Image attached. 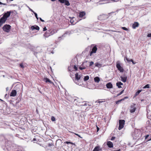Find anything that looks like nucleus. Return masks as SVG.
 Returning a JSON list of instances; mask_svg holds the SVG:
<instances>
[{
    "label": "nucleus",
    "instance_id": "1",
    "mask_svg": "<svg viewBox=\"0 0 151 151\" xmlns=\"http://www.w3.org/2000/svg\"><path fill=\"white\" fill-rule=\"evenodd\" d=\"M133 135L134 139L139 140L141 137L142 133L140 131L136 130L134 131Z\"/></svg>",
    "mask_w": 151,
    "mask_h": 151
},
{
    "label": "nucleus",
    "instance_id": "2",
    "mask_svg": "<svg viewBox=\"0 0 151 151\" xmlns=\"http://www.w3.org/2000/svg\"><path fill=\"white\" fill-rule=\"evenodd\" d=\"M91 47H93L92 48L91 51L90 52L89 54V55L90 56H91L93 54L95 53L96 52L97 48V46L94 44L91 45Z\"/></svg>",
    "mask_w": 151,
    "mask_h": 151
},
{
    "label": "nucleus",
    "instance_id": "3",
    "mask_svg": "<svg viewBox=\"0 0 151 151\" xmlns=\"http://www.w3.org/2000/svg\"><path fill=\"white\" fill-rule=\"evenodd\" d=\"M125 120H119V126L118 127V129L120 130L124 127L125 124Z\"/></svg>",
    "mask_w": 151,
    "mask_h": 151
},
{
    "label": "nucleus",
    "instance_id": "4",
    "mask_svg": "<svg viewBox=\"0 0 151 151\" xmlns=\"http://www.w3.org/2000/svg\"><path fill=\"white\" fill-rule=\"evenodd\" d=\"M11 26L9 24H5L3 27V30L5 32H9L10 31Z\"/></svg>",
    "mask_w": 151,
    "mask_h": 151
},
{
    "label": "nucleus",
    "instance_id": "5",
    "mask_svg": "<svg viewBox=\"0 0 151 151\" xmlns=\"http://www.w3.org/2000/svg\"><path fill=\"white\" fill-rule=\"evenodd\" d=\"M116 67L118 70H119L121 72H123L124 71V70L123 67L121 66L120 64V61H118L116 63Z\"/></svg>",
    "mask_w": 151,
    "mask_h": 151
},
{
    "label": "nucleus",
    "instance_id": "6",
    "mask_svg": "<svg viewBox=\"0 0 151 151\" xmlns=\"http://www.w3.org/2000/svg\"><path fill=\"white\" fill-rule=\"evenodd\" d=\"M58 1L61 3H64L65 5L67 6H69L70 4L69 1L67 0H58Z\"/></svg>",
    "mask_w": 151,
    "mask_h": 151
},
{
    "label": "nucleus",
    "instance_id": "7",
    "mask_svg": "<svg viewBox=\"0 0 151 151\" xmlns=\"http://www.w3.org/2000/svg\"><path fill=\"white\" fill-rule=\"evenodd\" d=\"M135 105V104H133L131 105L130 109V112L131 113H133L136 110Z\"/></svg>",
    "mask_w": 151,
    "mask_h": 151
},
{
    "label": "nucleus",
    "instance_id": "8",
    "mask_svg": "<svg viewBox=\"0 0 151 151\" xmlns=\"http://www.w3.org/2000/svg\"><path fill=\"white\" fill-rule=\"evenodd\" d=\"M17 91L15 90H13L10 93L9 95L10 96L14 97L16 96L17 94Z\"/></svg>",
    "mask_w": 151,
    "mask_h": 151
},
{
    "label": "nucleus",
    "instance_id": "9",
    "mask_svg": "<svg viewBox=\"0 0 151 151\" xmlns=\"http://www.w3.org/2000/svg\"><path fill=\"white\" fill-rule=\"evenodd\" d=\"M81 77V76L80 75H79L78 73H76L75 74V80H74V81L76 83V81H78Z\"/></svg>",
    "mask_w": 151,
    "mask_h": 151
},
{
    "label": "nucleus",
    "instance_id": "10",
    "mask_svg": "<svg viewBox=\"0 0 151 151\" xmlns=\"http://www.w3.org/2000/svg\"><path fill=\"white\" fill-rule=\"evenodd\" d=\"M7 19L5 17H4L3 16L0 19V24L2 25V24L4 23L5 22L6 20Z\"/></svg>",
    "mask_w": 151,
    "mask_h": 151
},
{
    "label": "nucleus",
    "instance_id": "11",
    "mask_svg": "<svg viewBox=\"0 0 151 151\" xmlns=\"http://www.w3.org/2000/svg\"><path fill=\"white\" fill-rule=\"evenodd\" d=\"M139 23L137 22H135L132 25V28L133 29H135L136 27H139Z\"/></svg>",
    "mask_w": 151,
    "mask_h": 151
},
{
    "label": "nucleus",
    "instance_id": "12",
    "mask_svg": "<svg viewBox=\"0 0 151 151\" xmlns=\"http://www.w3.org/2000/svg\"><path fill=\"white\" fill-rule=\"evenodd\" d=\"M31 29L32 30H33L34 29H36L37 30H39L40 29V28L37 25H34L32 26L31 27Z\"/></svg>",
    "mask_w": 151,
    "mask_h": 151
},
{
    "label": "nucleus",
    "instance_id": "13",
    "mask_svg": "<svg viewBox=\"0 0 151 151\" xmlns=\"http://www.w3.org/2000/svg\"><path fill=\"white\" fill-rule=\"evenodd\" d=\"M11 13V12L10 11H8L3 16L5 17L7 19V18L10 16Z\"/></svg>",
    "mask_w": 151,
    "mask_h": 151
},
{
    "label": "nucleus",
    "instance_id": "14",
    "mask_svg": "<svg viewBox=\"0 0 151 151\" xmlns=\"http://www.w3.org/2000/svg\"><path fill=\"white\" fill-rule=\"evenodd\" d=\"M50 31L48 30L44 34V35L45 37H48L50 36Z\"/></svg>",
    "mask_w": 151,
    "mask_h": 151
},
{
    "label": "nucleus",
    "instance_id": "15",
    "mask_svg": "<svg viewBox=\"0 0 151 151\" xmlns=\"http://www.w3.org/2000/svg\"><path fill=\"white\" fill-rule=\"evenodd\" d=\"M86 13L84 12H82L79 13V17L80 18H83L85 15Z\"/></svg>",
    "mask_w": 151,
    "mask_h": 151
},
{
    "label": "nucleus",
    "instance_id": "16",
    "mask_svg": "<svg viewBox=\"0 0 151 151\" xmlns=\"http://www.w3.org/2000/svg\"><path fill=\"white\" fill-rule=\"evenodd\" d=\"M107 144L108 147L109 148H112L113 146V143L110 141H108L107 142Z\"/></svg>",
    "mask_w": 151,
    "mask_h": 151
},
{
    "label": "nucleus",
    "instance_id": "17",
    "mask_svg": "<svg viewBox=\"0 0 151 151\" xmlns=\"http://www.w3.org/2000/svg\"><path fill=\"white\" fill-rule=\"evenodd\" d=\"M106 86L107 88H112L113 86L112 83L110 82H109L107 83Z\"/></svg>",
    "mask_w": 151,
    "mask_h": 151
},
{
    "label": "nucleus",
    "instance_id": "18",
    "mask_svg": "<svg viewBox=\"0 0 151 151\" xmlns=\"http://www.w3.org/2000/svg\"><path fill=\"white\" fill-rule=\"evenodd\" d=\"M44 80L45 81V82L46 83L49 82L51 84H53V83L49 79L47 78H44Z\"/></svg>",
    "mask_w": 151,
    "mask_h": 151
},
{
    "label": "nucleus",
    "instance_id": "19",
    "mask_svg": "<svg viewBox=\"0 0 151 151\" xmlns=\"http://www.w3.org/2000/svg\"><path fill=\"white\" fill-rule=\"evenodd\" d=\"M120 78L121 79V81L122 82H125L126 81L127 78V77L125 76V77H123L122 76H121Z\"/></svg>",
    "mask_w": 151,
    "mask_h": 151
},
{
    "label": "nucleus",
    "instance_id": "20",
    "mask_svg": "<svg viewBox=\"0 0 151 151\" xmlns=\"http://www.w3.org/2000/svg\"><path fill=\"white\" fill-rule=\"evenodd\" d=\"M123 85V83L121 82H118L116 83V86L118 87V88H122V87L120 86L122 85Z\"/></svg>",
    "mask_w": 151,
    "mask_h": 151
},
{
    "label": "nucleus",
    "instance_id": "21",
    "mask_svg": "<svg viewBox=\"0 0 151 151\" xmlns=\"http://www.w3.org/2000/svg\"><path fill=\"white\" fill-rule=\"evenodd\" d=\"M94 81L95 82L99 83L100 81V78L98 77H96L94 78Z\"/></svg>",
    "mask_w": 151,
    "mask_h": 151
},
{
    "label": "nucleus",
    "instance_id": "22",
    "mask_svg": "<svg viewBox=\"0 0 151 151\" xmlns=\"http://www.w3.org/2000/svg\"><path fill=\"white\" fill-rule=\"evenodd\" d=\"M100 149V147L99 146L96 147L93 150V151H99Z\"/></svg>",
    "mask_w": 151,
    "mask_h": 151
},
{
    "label": "nucleus",
    "instance_id": "23",
    "mask_svg": "<svg viewBox=\"0 0 151 151\" xmlns=\"http://www.w3.org/2000/svg\"><path fill=\"white\" fill-rule=\"evenodd\" d=\"M142 90H138L137 92H136L134 97H135L137 96L138 95L139 93L141 92Z\"/></svg>",
    "mask_w": 151,
    "mask_h": 151
},
{
    "label": "nucleus",
    "instance_id": "24",
    "mask_svg": "<svg viewBox=\"0 0 151 151\" xmlns=\"http://www.w3.org/2000/svg\"><path fill=\"white\" fill-rule=\"evenodd\" d=\"M147 126L151 127V122L149 121H147L146 122Z\"/></svg>",
    "mask_w": 151,
    "mask_h": 151
},
{
    "label": "nucleus",
    "instance_id": "25",
    "mask_svg": "<svg viewBox=\"0 0 151 151\" xmlns=\"http://www.w3.org/2000/svg\"><path fill=\"white\" fill-rule=\"evenodd\" d=\"M95 66L98 67L99 68L101 67V65L100 63H95Z\"/></svg>",
    "mask_w": 151,
    "mask_h": 151
},
{
    "label": "nucleus",
    "instance_id": "26",
    "mask_svg": "<svg viewBox=\"0 0 151 151\" xmlns=\"http://www.w3.org/2000/svg\"><path fill=\"white\" fill-rule=\"evenodd\" d=\"M79 99L78 98L76 97V99H75L74 100V102H78L79 103H80V102L79 101Z\"/></svg>",
    "mask_w": 151,
    "mask_h": 151
},
{
    "label": "nucleus",
    "instance_id": "27",
    "mask_svg": "<svg viewBox=\"0 0 151 151\" xmlns=\"http://www.w3.org/2000/svg\"><path fill=\"white\" fill-rule=\"evenodd\" d=\"M150 85L149 84H147L145 85L143 87V88H150Z\"/></svg>",
    "mask_w": 151,
    "mask_h": 151
},
{
    "label": "nucleus",
    "instance_id": "28",
    "mask_svg": "<svg viewBox=\"0 0 151 151\" xmlns=\"http://www.w3.org/2000/svg\"><path fill=\"white\" fill-rule=\"evenodd\" d=\"M89 79V76H85L84 78V80L85 81H86L88 80Z\"/></svg>",
    "mask_w": 151,
    "mask_h": 151
},
{
    "label": "nucleus",
    "instance_id": "29",
    "mask_svg": "<svg viewBox=\"0 0 151 151\" xmlns=\"http://www.w3.org/2000/svg\"><path fill=\"white\" fill-rule=\"evenodd\" d=\"M64 143H66L67 144H71L73 145H75V144L74 143L72 142H70L66 141Z\"/></svg>",
    "mask_w": 151,
    "mask_h": 151
},
{
    "label": "nucleus",
    "instance_id": "30",
    "mask_svg": "<svg viewBox=\"0 0 151 151\" xmlns=\"http://www.w3.org/2000/svg\"><path fill=\"white\" fill-rule=\"evenodd\" d=\"M50 35H52L55 33V31L53 30L50 29Z\"/></svg>",
    "mask_w": 151,
    "mask_h": 151
},
{
    "label": "nucleus",
    "instance_id": "31",
    "mask_svg": "<svg viewBox=\"0 0 151 151\" xmlns=\"http://www.w3.org/2000/svg\"><path fill=\"white\" fill-rule=\"evenodd\" d=\"M74 18V17H73L72 19H71L70 20V22L71 23V24H72L73 25L74 24L73 23L74 22V21L73 20V18Z\"/></svg>",
    "mask_w": 151,
    "mask_h": 151
},
{
    "label": "nucleus",
    "instance_id": "32",
    "mask_svg": "<svg viewBox=\"0 0 151 151\" xmlns=\"http://www.w3.org/2000/svg\"><path fill=\"white\" fill-rule=\"evenodd\" d=\"M51 120L52 121H55L56 120L55 118L53 116H52L51 117Z\"/></svg>",
    "mask_w": 151,
    "mask_h": 151
},
{
    "label": "nucleus",
    "instance_id": "33",
    "mask_svg": "<svg viewBox=\"0 0 151 151\" xmlns=\"http://www.w3.org/2000/svg\"><path fill=\"white\" fill-rule=\"evenodd\" d=\"M124 91V90H122L118 94H117V96H120V95L122 94L123 93Z\"/></svg>",
    "mask_w": 151,
    "mask_h": 151
},
{
    "label": "nucleus",
    "instance_id": "34",
    "mask_svg": "<svg viewBox=\"0 0 151 151\" xmlns=\"http://www.w3.org/2000/svg\"><path fill=\"white\" fill-rule=\"evenodd\" d=\"M71 133H73V134H75L76 135L78 136V137H80L81 138H82V137H81V136H80V135L77 134H76V133H74V132H71Z\"/></svg>",
    "mask_w": 151,
    "mask_h": 151
},
{
    "label": "nucleus",
    "instance_id": "35",
    "mask_svg": "<svg viewBox=\"0 0 151 151\" xmlns=\"http://www.w3.org/2000/svg\"><path fill=\"white\" fill-rule=\"evenodd\" d=\"M122 101V99L118 100L116 101V104H119V103L120 102Z\"/></svg>",
    "mask_w": 151,
    "mask_h": 151
},
{
    "label": "nucleus",
    "instance_id": "36",
    "mask_svg": "<svg viewBox=\"0 0 151 151\" xmlns=\"http://www.w3.org/2000/svg\"><path fill=\"white\" fill-rule=\"evenodd\" d=\"M33 13L35 14V17H36V19H37V20L39 18H38V17H37V14L36 12H35Z\"/></svg>",
    "mask_w": 151,
    "mask_h": 151
},
{
    "label": "nucleus",
    "instance_id": "37",
    "mask_svg": "<svg viewBox=\"0 0 151 151\" xmlns=\"http://www.w3.org/2000/svg\"><path fill=\"white\" fill-rule=\"evenodd\" d=\"M125 59L129 63H130V62H131V61H130V59H129L127 58L126 57H125Z\"/></svg>",
    "mask_w": 151,
    "mask_h": 151
},
{
    "label": "nucleus",
    "instance_id": "38",
    "mask_svg": "<svg viewBox=\"0 0 151 151\" xmlns=\"http://www.w3.org/2000/svg\"><path fill=\"white\" fill-rule=\"evenodd\" d=\"M19 65L20 67H21L22 68H24L23 63H20Z\"/></svg>",
    "mask_w": 151,
    "mask_h": 151
},
{
    "label": "nucleus",
    "instance_id": "39",
    "mask_svg": "<svg viewBox=\"0 0 151 151\" xmlns=\"http://www.w3.org/2000/svg\"><path fill=\"white\" fill-rule=\"evenodd\" d=\"M94 63L93 61H91L90 62V65H89V66L90 67Z\"/></svg>",
    "mask_w": 151,
    "mask_h": 151
},
{
    "label": "nucleus",
    "instance_id": "40",
    "mask_svg": "<svg viewBox=\"0 0 151 151\" xmlns=\"http://www.w3.org/2000/svg\"><path fill=\"white\" fill-rule=\"evenodd\" d=\"M73 68L75 70V71L77 70H78L77 68L75 65H74Z\"/></svg>",
    "mask_w": 151,
    "mask_h": 151
},
{
    "label": "nucleus",
    "instance_id": "41",
    "mask_svg": "<svg viewBox=\"0 0 151 151\" xmlns=\"http://www.w3.org/2000/svg\"><path fill=\"white\" fill-rule=\"evenodd\" d=\"M122 29H123L124 30H125V31H127L128 30V29L126 28V27H122Z\"/></svg>",
    "mask_w": 151,
    "mask_h": 151
},
{
    "label": "nucleus",
    "instance_id": "42",
    "mask_svg": "<svg viewBox=\"0 0 151 151\" xmlns=\"http://www.w3.org/2000/svg\"><path fill=\"white\" fill-rule=\"evenodd\" d=\"M130 61H131V62H132V64L134 65L136 63V62H135L132 59H130Z\"/></svg>",
    "mask_w": 151,
    "mask_h": 151
},
{
    "label": "nucleus",
    "instance_id": "43",
    "mask_svg": "<svg viewBox=\"0 0 151 151\" xmlns=\"http://www.w3.org/2000/svg\"><path fill=\"white\" fill-rule=\"evenodd\" d=\"M149 135L148 134H147V135H146V136H145V139H147V138H148V137H149Z\"/></svg>",
    "mask_w": 151,
    "mask_h": 151
},
{
    "label": "nucleus",
    "instance_id": "44",
    "mask_svg": "<svg viewBox=\"0 0 151 151\" xmlns=\"http://www.w3.org/2000/svg\"><path fill=\"white\" fill-rule=\"evenodd\" d=\"M28 8H29V10L31 11V12H32L33 13H34L35 12L33 11L32 9H31V8H30L29 7H28Z\"/></svg>",
    "mask_w": 151,
    "mask_h": 151
},
{
    "label": "nucleus",
    "instance_id": "45",
    "mask_svg": "<svg viewBox=\"0 0 151 151\" xmlns=\"http://www.w3.org/2000/svg\"><path fill=\"white\" fill-rule=\"evenodd\" d=\"M80 105L83 106H87V104L86 103H85L84 104H80Z\"/></svg>",
    "mask_w": 151,
    "mask_h": 151
},
{
    "label": "nucleus",
    "instance_id": "46",
    "mask_svg": "<svg viewBox=\"0 0 151 151\" xmlns=\"http://www.w3.org/2000/svg\"><path fill=\"white\" fill-rule=\"evenodd\" d=\"M115 137H112L111 139V140H113L114 139H115Z\"/></svg>",
    "mask_w": 151,
    "mask_h": 151
},
{
    "label": "nucleus",
    "instance_id": "47",
    "mask_svg": "<svg viewBox=\"0 0 151 151\" xmlns=\"http://www.w3.org/2000/svg\"><path fill=\"white\" fill-rule=\"evenodd\" d=\"M79 69L81 70H83L84 69V68H83V67H81V66H80L79 67Z\"/></svg>",
    "mask_w": 151,
    "mask_h": 151
},
{
    "label": "nucleus",
    "instance_id": "48",
    "mask_svg": "<svg viewBox=\"0 0 151 151\" xmlns=\"http://www.w3.org/2000/svg\"><path fill=\"white\" fill-rule=\"evenodd\" d=\"M147 37H151V33L150 34H148L147 35Z\"/></svg>",
    "mask_w": 151,
    "mask_h": 151
},
{
    "label": "nucleus",
    "instance_id": "49",
    "mask_svg": "<svg viewBox=\"0 0 151 151\" xmlns=\"http://www.w3.org/2000/svg\"><path fill=\"white\" fill-rule=\"evenodd\" d=\"M128 98V97L127 96H126L124 97V98L122 99V101L124 100V99Z\"/></svg>",
    "mask_w": 151,
    "mask_h": 151
},
{
    "label": "nucleus",
    "instance_id": "50",
    "mask_svg": "<svg viewBox=\"0 0 151 151\" xmlns=\"http://www.w3.org/2000/svg\"><path fill=\"white\" fill-rule=\"evenodd\" d=\"M39 19H40V20L41 22H45V21L44 20H43L41 18H40Z\"/></svg>",
    "mask_w": 151,
    "mask_h": 151
},
{
    "label": "nucleus",
    "instance_id": "51",
    "mask_svg": "<svg viewBox=\"0 0 151 151\" xmlns=\"http://www.w3.org/2000/svg\"><path fill=\"white\" fill-rule=\"evenodd\" d=\"M47 30V29L46 28V27H45L43 28V31H45Z\"/></svg>",
    "mask_w": 151,
    "mask_h": 151
},
{
    "label": "nucleus",
    "instance_id": "52",
    "mask_svg": "<svg viewBox=\"0 0 151 151\" xmlns=\"http://www.w3.org/2000/svg\"><path fill=\"white\" fill-rule=\"evenodd\" d=\"M37 52H34V55H36L37 54Z\"/></svg>",
    "mask_w": 151,
    "mask_h": 151
},
{
    "label": "nucleus",
    "instance_id": "53",
    "mask_svg": "<svg viewBox=\"0 0 151 151\" xmlns=\"http://www.w3.org/2000/svg\"><path fill=\"white\" fill-rule=\"evenodd\" d=\"M111 1H112L113 2H116L117 1H119V0H110Z\"/></svg>",
    "mask_w": 151,
    "mask_h": 151
},
{
    "label": "nucleus",
    "instance_id": "54",
    "mask_svg": "<svg viewBox=\"0 0 151 151\" xmlns=\"http://www.w3.org/2000/svg\"><path fill=\"white\" fill-rule=\"evenodd\" d=\"M9 96V95H7V94H6L5 96V97L6 98L7 97Z\"/></svg>",
    "mask_w": 151,
    "mask_h": 151
},
{
    "label": "nucleus",
    "instance_id": "55",
    "mask_svg": "<svg viewBox=\"0 0 151 151\" xmlns=\"http://www.w3.org/2000/svg\"><path fill=\"white\" fill-rule=\"evenodd\" d=\"M150 140H151V137H150V139H147V141H150Z\"/></svg>",
    "mask_w": 151,
    "mask_h": 151
},
{
    "label": "nucleus",
    "instance_id": "56",
    "mask_svg": "<svg viewBox=\"0 0 151 151\" xmlns=\"http://www.w3.org/2000/svg\"><path fill=\"white\" fill-rule=\"evenodd\" d=\"M0 4H4V5H6V4L2 3L1 2H0Z\"/></svg>",
    "mask_w": 151,
    "mask_h": 151
},
{
    "label": "nucleus",
    "instance_id": "57",
    "mask_svg": "<svg viewBox=\"0 0 151 151\" xmlns=\"http://www.w3.org/2000/svg\"><path fill=\"white\" fill-rule=\"evenodd\" d=\"M99 130V128L98 127H97V132H98Z\"/></svg>",
    "mask_w": 151,
    "mask_h": 151
},
{
    "label": "nucleus",
    "instance_id": "58",
    "mask_svg": "<svg viewBox=\"0 0 151 151\" xmlns=\"http://www.w3.org/2000/svg\"><path fill=\"white\" fill-rule=\"evenodd\" d=\"M68 70L70 71H71L72 70L70 69V67H68Z\"/></svg>",
    "mask_w": 151,
    "mask_h": 151
},
{
    "label": "nucleus",
    "instance_id": "59",
    "mask_svg": "<svg viewBox=\"0 0 151 151\" xmlns=\"http://www.w3.org/2000/svg\"><path fill=\"white\" fill-rule=\"evenodd\" d=\"M102 102V101H98L97 102V103H101Z\"/></svg>",
    "mask_w": 151,
    "mask_h": 151
},
{
    "label": "nucleus",
    "instance_id": "60",
    "mask_svg": "<svg viewBox=\"0 0 151 151\" xmlns=\"http://www.w3.org/2000/svg\"><path fill=\"white\" fill-rule=\"evenodd\" d=\"M120 151V149H119V150H114V151Z\"/></svg>",
    "mask_w": 151,
    "mask_h": 151
},
{
    "label": "nucleus",
    "instance_id": "61",
    "mask_svg": "<svg viewBox=\"0 0 151 151\" xmlns=\"http://www.w3.org/2000/svg\"><path fill=\"white\" fill-rule=\"evenodd\" d=\"M9 89V88L8 87H7L6 88V91H7Z\"/></svg>",
    "mask_w": 151,
    "mask_h": 151
},
{
    "label": "nucleus",
    "instance_id": "62",
    "mask_svg": "<svg viewBox=\"0 0 151 151\" xmlns=\"http://www.w3.org/2000/svg\"><path fill=\"white\" fill-rule=\"evenodd\" d=\"M36 139L35 138H34L33 139V141H36Z\"/></svg>",
    "mask_w": 151,
    "mask_h": 151
},
{
    "label": "nucleus",
    "instance_id": "63",
    "mask_svg": "<svg viewBox=\"0 0 151 151\" xmlns=\"http://www.w3.org/2000/svg\"><path fill=\"white\" fill-rule=\"evenodd\" d=\"M51 53L53 54L54 53V52L53 51H52L51 52Z\"/></svg>",
    "mask_w": 151,
    "mask_h": 151
},
{
    "label": "nucleus",
    "instance_id": "64",
    "mask_svg": "<svg viewBox=\"0 0 151 151\" xmlns=\"http://www.w3.org/2000/svg\"><path fill=\"white\" fill-rule=\"evenodd\" d=\"M36 112H37V113H38V110L37 109L36 110Z\"/></svg>",
    "mask_w": 151,
    "mask_h": 151
}]
</instances>
